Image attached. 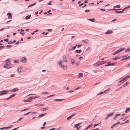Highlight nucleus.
<instances>
[{"instance_id": "1", "label": "nucleus", "mask_w": 130, "mask_h": 130, "mask_svg": "<svg viewBox=\"0 0 130 130\" xmlns=\"http://www.w3.org/2000/svg\"><path fill=\"white\" fill-rule=\"evenodd\" d=\"M63 62L62 61H59L58 62L59 65H60L62 69L63 70H66L67 69V66L64 65H62V63Z\"/></svg>"}, {"instance_id": "2", "label": "nucleus", "mask_w": 130, "mask_h": 130, "mask_svg": "<svg viewBox=\"0 0 130 130\" xmlns=\"http://www.w3.org/2000/svg\"><path fill=\"white\" fill-rule=\"evenodd\" d=\"M125 50V48H120L117 51L115 52H114L113 54V55H116V54H118V53L123 51V50Z\"/></svg>"}, {"instance_id": "3", "label": "nucleus", "mask_w": 130, "mask_h": 130, "mask_svg": "<svg viewBox=\"0 0 130 130\" xmlns=\"http://www.w3.org/2000/svg\"><path fill=\"white\" fill-rule=\"evenodd\" d=\"M19 90V89L18 88H14L13 89L7 91H10L11 92H15L18 91Z\"/></svg>"}, {"instance_id": "4", "label": "nucleus", "mask_w": 130, "mask_h": 130, "mask_svg": "<svg viewBox=\"0 0 130 130\" xmlns=\"http://www.w3.org/2000/svg\"><path fill=\"white\" fill-rule=\"evenodd\" d=\"M9 64H7L6 63L4 66V67L7 69H9L11 68L12 67L11 66H9Z\"/></svg>"}, {"instance_id": "5", "label": "nucleus", "mask_w": 130, "mask_h": 130, "mask_svg": "<svg viewBox=\"0 0 130 130\" xmlns=\"http://www.w3.org/2000/svg\"><path fill=\"white\" fill-rule=\"evenodd\" d=\"M7 92V90H3L1 91V92H0V93L4 92V93H2L1 94H0V96H1L4 94H6L7 93V92Z\"/></svg>"}, {"instance_id": "6", "label": "nucleus", "mask_w": 130, "mask_h": 130, "mask_svg": "<svg viewBox=\"0 0 130 130\" xmlns=\"http://www.w3.org/2000/svg\"><path fill=\"white\" fill-rule=\"evenodd\" d=\"M106 62V61H101L99 62H98L97 63L98 65H100L101 64H103L105 63Z\"/></svg>"}, {"instance_id": "7", "label": "nucleus", "mask_w": 130, "mask_h": 130, "mask_svg": "<svg viewBox=\"0 0 130 130\" xmlns=\"http://www.w3.org/2000/svg\"><path fill=\"white\" fill-rule=\"evenodd\" d=\"M70 61L71 62V63L72 65L74 64L76 62L75 60L73 59H71L70 60Z\"/></svg>"}, {"instance_id": "8", "label": "nucleus", "mask_w": 130, "mask_h": 130, "mask_svg": "<svg viewBox=\"0 0 130 130\" xmlns=\"http://www.w3.org/2000/svg\"><path fill=\"white\" fill-rule=\"evenodd\" d=\"M21 61L23 63H25L26 62V58L24 57L22 58L21 59Z\"/></svg>"}, {"instance_id": "9", "label": "nucleus", "mask_w": 130, "mask_h": 130, "mask_svg": "<svg viewBox=\"0 0 130 130\" xmlns=\"http://www.w3.org/2000/svg\"><path fill=\"white\" fill-rule=\"evenodd\" d=\"M82 42H83L86 43H89V40L88 39H86L85 40H82Z\"/></svg>"}, {"instance_id": "10", "label": "nucleus", "mask_w": 130, "mask_h": 130, "mask_svg": "<svg viewBox=\"0 0 130 130\" xmlns=\"http://www.w3.org/2000/svg\"><path fill=\"white\" fill-rule=\"evenodd\" d=\"M112 31L111 30H108L105 33L106 34H111L113 33Z\"/></svg>"}, {"instance_id": "11", "label": "nucleus", "mask_w": 130, "mask_h": 130, "mask_svg": "<svg viewBox=\"0 0 130 130\" xmlns=\"http://www.w3.org/2000/svg\"><path fill=\"white\" fill-rule=\"evenodd\" d=\"M75 114H73L71 115L69 117H68L67 118V119L68 120H70L71 118H72L73 116L75 115Z\"/></svg>"}, {"instance_id": "12", "label": "nucleus", "mask_w": 130, "mask_h": 130, "mask_svg": "<svg viewBox=\"0 0 130 130\" xmlns=\"http://www.w3.org/2000/svg\"><path fill=\"white\" fill-rule=\"evenodd\" d=\"M81 124V123H79L78 124H75L74 126V128H75L77 127L79 125H80Z\"/></svg>"}, {"instance_id": "13", "label": "nucleus", "mask_w": 130, "mask_h": 130, "mask_svg": "<svg viewBox=\"0 0 130 130\" xmlns=\"http://www.w3.org/2000/svg\"><path fill=\"white\" fill-rule=\"evenodd\" d=\"M11 13H7V15H8V18L9 19H11L12 18V15H11Z\"/></svg>"}, {"instance_id": "14", "label": "nucleus", "mask_w": 130, "mask_h": 130, "mask_svg": "<svg viewBox=\"0 0 130 130\" xmlns=\"http://www.w3.org/2000/svg\"><path fill=\"white\" fill-rule=\"evenodd\" d=\"M84 5L83 6H82V7L83 8V7H84L85 6H86V5L85 4H84V3H82L80 4L79 5V6L80 7L81 6H82V5Z\"/></svg>"}, {"instance_id": "15", "label": "nucleus", "mask_w": 130, "mask_h": 130, "mask_svg": "<svg viewBox=\"0 0 130 130\" xmlns=\"http://www.w3.org/2000/svg\"><path fill=\"white\" fill-rule=\"evenodd\" d=\"M63 61L65 62H67V61L66 57L65 56H63Z\"/></svg>"}, {"instance_id": "16", "label": "nucleus", "mask_w": 130, "mask_h": 130, "mask_svg": "<svg viewBox=\"0 0 130 130\" xmlns=\"http://www.w3.org/2000/svg\"><path fill=\"white\" fill-rule=\"evenodd\" d=\"M46 114V113H43L41 115H39L38 116V117L39 118H41L42 117H43V116H45Z\"/></svg>"}, {"instance_id": "17", "label": "nucleus", "mask_w": 130, "mask_h": 130, "mask_svg": "<svg viewBox=\"0 0 130 130\" xmlns=\"http://www.w3.org/2000/svg\"><path fill=\"white\" fill-rule=\"evenodd\" d=\"M130 51V47L127 48V49L125 51V52H128Z\"/></svg>"}, {"instance_id": "18", "label": "nucleus", "mask_w": 130, "mask_h": 130, "mask_svg": "<svg viewBox=\"0 0 130 130\" xmlns=\"http://www.w3.org/2000/svg\"><path fill=\"white\" fill-rule=\"evenodd\" d=\"M130 110V108H127L126 109V111H125V113H127Z\"/></svg>"}, {"instance_id": "19", "label": "nucleus", "mask_w": 130, "mask_h": 130, "mask_svg": "<svg viewBox=\"0 0 130 130\" xmlns=\"http://www.w3.org/2000/svg\"><path fill=\"white\" fill-rule=\"evenodd\" d=\"M10 61V60H9V59H7V60L6 61V63L7 64H9V62Z\"/></svg>"}, {"instance_id": "20", "label": "nucleus", "mask_w": 130, "mask_h": 130, "mask_svg": "<svg viewBox=\"0 0 130 130\" xmlns=\"http://www.w3.org/2000/svg\"><path fill=\"white\" fill-rule=\"evenodd\" d=\"M128 76H126V77H125L123 79V80H124L125 81H126L128 79Z\"/></svg>"}, {"instance_id": "21", "label": "nucleus", "mask_w": 130, "mask_h": 130, "mask_svg": "<svg viewBox=\"0 0 130 130\" xmlns=\"http://www.w3.org/2000/svg\"><path fill=\"white\" fill-rule=\"evenodd\" d=\"M31 15H28L26 16L25 18L26 20H27L29 19L30 18Z\"/></svg>"}, {"instance_id": "22", "label": "nucleus", "mask_w": 130, "mask_h": 130, "mask_svg": "<svg viewBox=\"0 0 130 130\" xmlns=\"http://www.w3.org/2000/svg\"><path fill=\"white\" fill-rule=\"evenodd\" d=\"M47 108H42L41 109V111H45L46 110H47Z\"/></svg>"}, {"instance_id": "23", "label": "nucleus", "mask_w": 130, "mask_h": 130, "mask_svg": "<svg viewBox=\"0 0 130 130\" xmlns=\"http://www.w3.org/2000/svg\"><path fill=\"white\" fill-rule=\"evenodd\" d=\"M129 82H127L124 84L123 85V87H124L125 86H127L129 84Z\"/></svg>"}, {"instance_id": "24", "label": "nucleus", "mask_w": 130, "mask_h": 130, "mask_svg": "<svg viewBox=\"0 0 130 130\" xmlns=\"http://www.w3.org/2000/svg\"><path fill=\"white\" fill-rule=\"evenodd\" d=\"M81 51V50H76L75 51V52L78 53H80Z\"/></svg>"}, {"instance_id": "25", "label": "nucleus", "mask_w": 130, "mask_h": 130, "mask_svg": "<svg viewBox=\"0 0 130 130\" xmlns=\"http://www.w3.org/2000/svg\"><path fill=\"white\" fill-rule=\"evenodd\" d=\"M120 58V57H116L115 58H112V59L113 60H117L118 59Z\"/></svg>"}, {"instance_id": "26", "label": "nucleus", "mask_w": 130, "mask_h": 130, "mask_svg": "<svg viewBox=\"0 0 130 130\" xmlns=\"http://www.w3.org/2000/svg\"><path fill=\"white\" fill-rule=\"evenodd\" d=\"M21 68H19L18 69V72L19 73H20L21 72Z\"/></svg>"}, {"instance_id": "27", "label": "nucleus", "mask_w": 130, "mask_h": 130, "mask_svg": "<svg viewBox=\"0 0 130 130\" xmlns=\"http://www.w3.org/2000/svg\"><path fill=\"white\" fill-rule=\"evenodd\" d=\"M114 113V112L112 113H109L108 115V116L110 117L111 116H113Z\"/></svg>"}, {"instance_id": "28", "label": "nucleus", "mask_w": 130, "mask_h": 130, "mask_svg": "<svg viewBox=\"0 0 130 130\" xmlns=\"http://www.w3.org/2000/svg\"><path fill=\"white\" fill-rule=\"evenodd\" d=\"M13 62L14 63H19V61L18 60H13Z\"/></svg>"}, {"instance_id": "29", "label": "nucleus", "mask_w": 130, "mask_h": 130, "mask_svg": "<svg viewBox=\"0 0 130 130\" xmlns=\"http://www.w3.org/2000/svg\"><path fill=\"white\" fill-rule=\"evenodd\" d=\"M36 4V3H33V4H31V5H29L28 7H31V6H33L34 5H35Z\"/></svg>"}, {"instance_id": "30", "label": "nucleus", "mask_w": 130, "mask_h": 130, "mask_svg": "<svg viewBox=\"0 0 130 130\" xmlns=\"http://www.w3.org/2000/svg\"><path fill=\"white\" fill-rule=\"evenodd\" d=\"M24 102H30L31 101L30 100L28 99V100H24Z\"/></svg>"}, {"instance_id": "31", "label": "nucleus", "mask_w": 130, "mask_h": 130, "mask_svg": "<svg viewBox=\"0 0 130 130\" xmlns=\"http://www.w3.org/2000/svg\"><path fill=\"white\" fill-rule=\"evenodd\" d=\"M83 76V74L82 73H79L78 74V76L79 77H80Z\"/></svg>"}, {"instance_id": "32", "label": "nucleus", "mask_w": 130, "mask_h": 130, "mask_svg": "<svg viewBox=\"0 0 130 130\" xmlns=\"http://www.w3.org/2000/svg\"><path fill=\"white\" fill-rule=\"evenodd\" d=\"M115 12L117 13H123L124 12L123 11H115Z\"/></svg>"}, {"instance_id": "33", "label": "nucleus", "mask_w": 130, "mask_h": 130, "mask_svg": "<svg viewBox=\"0 0 130 130\" xmlns=\"http://www.w3.org/2000/svg\"><path fill=\"white\" fill-rule=\"evenodd\" d=\"M114 8H120V5H117L115 7H114Z\"/></svg>"}, {"instance_id": "34", "label": "nucleus", "mask_w": 130, "mask_h": 130, "mask_svg": "<svg viewBox=\"0 0 130 130\" xmlns=\"http://www.w3.org/2000/svg\"><path fill=\"white\" fill-rule=\"evenodd\" d=\"M94 19H88V20H89L90 21H92V22H93V21L94 20Z\"/></svg>"}, {"instance_id": "35", "label": "nucleus", "mask_w": 130, "mask_h": 130, "mask_svg": "<svg viewBox=\"0 0 130 130\" xmlns=\"http://www.w3.org/2000/svg\"><path fill=\"white\" fill-rule=\"evenodd\" d=\"M111 62H107V63H109V64H111V65H114V64H116V63H111H111Z\"/></svg>"}, {"instance_id": "36", "label": "nucleus", "mask_w": 130, "mask_h": 130, "mask_svg": "<svg viewBox=\"0 0 130 130\" xmlns=\"http://www.w3.org/2000/svg\"><path fill=\"white\" fill-rule=\"evenodd\" d=\"M63 100L62 99H56L55 100V101H61Z\"/></svg>"}, {"instance_id": "37", "label": "nucleus", "mask_w": 130, "mask_h": 130, "mask_svg": "<svg viewBox=\"0 0 130 130\" xmlns=\"http://www.w3.org/2000/svg\"><path fill=\"white\" fill-rule=\"evenodd\" d=\"M106 90H105V91H103V92H102L101 93H100L98 94L97 95H101V94H103V93L104 92H105L106 91Z\"/></svg>"}, {"instance_id": "38", "label": "nucleus", "mask_w": 130, "mask_h": 130, "mask_svg": "<svg viewBox=\"0 0 130 130\" xmlns=\"http://www.w3.org/2000/svg\"><path fill=\"white\" fill-rule=\"evenodd\" d=\"M77 45H76L75 46H74V47H72V50H74L76 48V47L77 46Z\"/></svg>"}, {"instance_id": "39", "label": "nucleus", "mask_w": 130, "mask_h": 130, "mask_svg": "<svg viewBox=\"0 0 130 130\" xmlns=\"http://www.w3.org/2000/svg\"><path fill=\"white\" fill-rule=\"evenodd\" d=\"M129 58H130V56L125 58H124L125 60L128 59Z\"/></svg>"}, {"instance_id": "40", "label": "nucleus", "mask_w": 130, "mask_h": 130, "mask_svg": "<svg viewBox=\"0 0 130 130\" xmlns=\"http://www.w3.org/2000/svg\"><path fill=\"white\" fill-rule=\"evenodd\" d=\"M109 117L108 116V115H107V116H106V118H105V119L106 120V119H107L108 118V117Z\"/></svg>"}, {"instance_id": "41", "label": "nucleus", "mask_w": 130, "mask_h": 130, "mask_svg": "<svg viewBox=\"0 0 130 130\" xmlns=\"http://www.w3.org/2000/svg\"><path fill=\"white\" fill-rule=\"evenodd\" d=\"M109 117L108 116V115H107V116H106V118H105V119L106 120V119H107L108 118V117Z\"/></svg>"}, {"instance_id": "42", "label": "nucleus", "mask_w": 130, "mask_h": 130, "mask_svg": "<svg viewBox=\"0 0 130 130\" xmlns=\"http://www.w3.org/2000/svg\"><path fill=\"white\" fill-rule=\"evenodd\" d=\"M48 93L47 92H42L41 93V94H48Z\"/></svg>"}, {"instance_id": "43", "label": "nucleus", "mask_w": 130, "mask_h": 130, "mask_svg": "<svg viewBox=\"0 0 130 130\" xmlns=\"http://www.w3.org/2000/svg\"><path fill=\"white\" fill-rule=\"evenodd\" d=\"M129 122V120H127L125 123L122 124H123L125 123H128V122Z\"/></svg>"}, {"instance_id": "44", "label": "nucleus", "mask_w": 130, "mask_h": 130, "mask_svg": "<svg viewBox=\"0 0 130 130\" xmlns=\"http://www.w3.org/2000/svg\"><path fill=\"white\" fill-rule=\"evenodd\" d=\"M15 94H12L10 96V98H11L12 97H13L14 96H15Z\"/></svg>"}, {"instance_id": "45", "label": "nucleus", "mask_w": 130, "mask_h": 130, "mask_svg": "<svg viewBox=\"0 0 130 130\" xmlns=\"http://www.w3.org/2000/svg\"><path fill=\"white\" fill-rule=\"evenodd\" d=\"M125 82L124 80H123V79H122L120 81V82H122V83H123Z\"/></svg>"}, {"instance_id": "46", "label": "nucleus", "mask_w": 130, "mask_h": 130, "mask_svg": "<svg viewBox=\"0 0 130 130\" xmlns=\"http://www.w3.org/2000/svg\"><path fill=\"white\" fill-rule=\"evenodd\" d=\"M81 126H79L77 128V130H79V129H80L81 128Z\"/></svg>"}, {"instance_id": "47", "label": "nucleus", "mask_w": 130, "mask_h": 130, "mask_svg": "<svg viewBox=\"0 0 130 130\" xmlns=\"http://www.w3.org/2000/svg\"><path fill=\"white\" fill-rule=\"evenodd\" d=\"M93 125V124H91L88 126V127H89V128H90Z\"/></svg>"}, {"instance_id": "48", "label": "nucleus", "mask_w": 130, "mask_h": 130, "mask_svg": "<svg viewBox=\"0 0 130 130\" xmlns=\"http://www.w3.org/2000/svg\"><path fill=\"white\" fill-rule=\"evenodd\" d=\"M117 116L116 114L115 116L114 117L113 119L114 120L117 117Z\"/></svg>"}, {"instance_id": "49", "label": "nucleus", "mask_w": 130, "mask_h": 130, "mask_svg": "<svg viewBox=\"0 0 130 130\" xmlns=\"http://www.w3.org/2000/svg\"><path fill=\"white\" fill-rule=\"evenodd\" d=\"M116 125V124H113V125L111 127V128H113L114 126H115Z\"/></svg>"}, {"instance_id": "50", "label": "nucleus", "mask_w": 130, "mask_h": 130, "mask_svg": "<svg viewBox=\"0 0 130 130\" xmlns=\"http://www.w3.org/2000/svg\"><path fill=\"white\" fill-rule=\"evenodd\" d=\"M23 118H20V119H18V120L17 121H18V122H19V121H21V120Z\"/></svg>"}, {"instance_id": "51", "label": "nucleus", "mask_w": 130, "mask_h": 130, "mask_svg": "<svg viewBox=\"0 0 130 130\" xmlns=\"http://www.w3.org/2000/svg\"><path fill=\"white\" fill-rule=\"evenodd\" d=\"M31 112H28V113H25L24 114V115H28L29 113H30Z\"/></svg>"}, {"instance_id": "52", "label": "nucleus", "mask_w": 130, "mask_h": 130, "mask_svg": "<svg viewBox=\"0 0 130 130\" xmlns=\"http://www.w3.org/2000/svg\"><path fill=\"white\" fill-rule=\"evenodd\" d=\"M6 47H12V45H7L6 46Z\"/></svg>"}, {"instance_id": "53", "label": "nucleus", "mask_w": 130, "mask_h": 130, "mask_svg": "<svg viewBox=\"0 0 130 130\" xmlns=\"http://www.w3.org/2000/svg\"><path fill=\"white\" fill-rule=\"evenodd\" d=\"M130 66V63H129L128 64H127L126 66V67L127 68L128 67Z\"/></svg>"}, {"instance_id": "54", "label": "nucleus", "mask_w": 130, "mask_h": 130, "mask_svg": "<svg viewBox=\"0 0 130 130\" xmlns=\"http://www.w3.org/2000/svg\"><path fill=\"white\" fill-rule=\"evenodd\" d=\"M83 58L82 57H80L78 59H79L82 60L83 59Z\"/></svg>"}, {"instance_id": "55", "label": "nucleus", "mask_w": 130, "mask_h": 130, "mask_svg": "<svg viewBox=\"0 0 130 130\" xmlns=\"http://www.w3.org/2000/svg\"><path fill=\"white\" fill-rule=\"evenodd\" d=\"M4 41H6V42H8V39H4Z\"/></svg>"}, {"instance_id": "56", "label": "nucleus", "mask_w": 130, "mask_h": 130, "mask_svg": "<svg viewBox=\"0 0 130 130\" xmlns=\"http://www.w3.org/2000/svg\"><path fill=\"white\" fill-rule=\"evenodd\" d=\"M12 127H13V125H11V126H10L8 127V128H11Z\"/></svg>"}, {"instance_id": "57", "label": "nucleus", "mask_w": 130, "mask_h": 130, "mask_svg": "<svg viewBox=\"0 0 130 130\" xmlns=\"http://www.w3.org/2000/svg\"><path fill=\"white\" fill-rule=\"evenodd\" d=\"M122 88V87H120L117 90V91L121 89Z\"/></svg>"}, {"instance_id": "58", "label": "nucleus", "mask_w": 130, "mask_h": 130, "mask_svg": "<svg viewBox=\"0 0 130 130\" xmlns=\"http://www.w3.org/2000/svg\"><path fill=\"white\" fill-rule=\"evenodd\" d=\"M111 66V64H106V65H105V66L106 67L108 66Z\"/></svg>"}, {"instance_id": "59", "label": "nucleus", "mask_w": 130, "mask_h": 130, "mask_svg": "<svg viewBox=\"0 0 130 130\" xmlns=\"http://www.w3.org/2000/svg\"><path fill=\"white\" fill-rule=\"evenodd\" d=\"M12 43V42L11 41H9L8 42V44H11Z\"/></svg>"}, {"instance_id": "60", "label": "nucleus", "mask_w": 130, "mask_h": 130, "mask_svg": "<svg viewBox=\"0 0 130 130\" xmlns=\"http://www.w3.org/2000/svg\"><path fill=\"white\" fill-rule=\"evenodd\" d=\"M99 124H94V126H93V127H94L95 126H97V125H98Z\"/></svg>"}, {"instance_id": "61", "label": "nucleus", "mask_w": 130, "mask_h": 130, "mask_svg": "<svg viewBox=\"0 0 130 130\" xmlns=\"http://www.w3.org/2000/svg\"><path fill=\"white\" fill-rule=\"evenodd\" d=\"M3 128L4 129H6L8 128V127H3Z\"/></svg>"}, {"instance_id": "62", "label": "nucleus", "mask_w": 130, "mask_h": 130, "mask_svg": "<svg viewBox=\"0 0 130 130\" xmlns=\"http://www.w3.org/2000/svg\"><path fill=\"white\" fill-rule=\"evenodd\" d=\"M14 74H13L11 75L10 77H14Z\"/></svg>"}, {"instance_id": "63", "label": "nucleus", "mask_w": 130, "mask_h": 130, "mask_svg": "<svg viewBox=\"0 0 130 130\" xmlns=\"http://www.w3.org/2000/svg\"><path fill=\"white\" fill-rule=\"evenodd\" d=\"M51 2H50L48 4V5H52Z\"/></svg>"}, {"instance_id": "64", "label": "nucleus", "mask_w": 130, "mask_h": 130, "mask_svg": "<svg viewBox=\"0 0 130 130\" xmlns=\"http://www.w3.org/2000/svg\"><path fill=\"white\" fill-rule=\"evenodd\" d=\"M38 13V11H37V12H35V14L36 15Z\"/></svg>"}]
</instances>
